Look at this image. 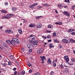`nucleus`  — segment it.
Listing matches in <instances>:
<instances>
[{"label":"nucleus","instance_id":"obj_1","mask_svg":"<svg viewBox=\"0 0 75 75\" xmlns=\"http://www.w3.org/2000/svg\"><path fill=\"white\" fill-rule=\"evenodd\" d=\"M64 60L66 61V62H69V57L67 56H65L64 57Z\"/></svg>","mask_w":75,"mask_h":75},{"label":"nucleus","instance_id":"obj_2","mask_svg":"<svg viewBox=\"0 0 75 75\" xmlns=\"http://www.w3.org/2000/svg\"><path fill=\"white\" fill-rule=\"evenodd\" d=\"M15 40H14V38H13L12 40L11 41V44H12L13 45H14L15 44Z\"/></svg>","mask_w":75,"mask_h":75},{"label":"nucleus","instance_id":"obj_3","mask_svg":"<svg viewBox=\"0 0 75 75\" xmlns=\"http://www.w3.org/2000/svg\"><path fill=\"white\" fill-rule=\"evenodd\" d=\"M63 13L64 14H66V16H68V17H69V16H70V14L67 11L63 12Z\"/></svg>","mask_w":75,"mask_h":75},{"label":"nucleus","instance_id":"obj_4","mask_svg":"<svg viewBox=\"0 0 75 75\" xmlns=\"http://www.w3.org/2000/svg\"><path fill=\"white\" fill-rule=\"evenodd\" d=\"M62 41L64 42V43H69V41L66 39H64L62 40Z\"/></svg>","mask_w":75,"mask_h":75},{"label":"nucleus","instance_id":"obj_5","mask_svg":"<svg viewBox=\"0 0 75 75\" xmlns=\"http://www.w3.org/2000/svg\"><path fill=\"white\" fill-rule=\"evenodd\" d=\"M14 39L15 42L18 43H20V41L18 39V38H14Z\"/></svg>","mask_w":75,"mask_h":75},{"label":"nucleus","instance_id":"obj_6","mask_svg":"<svg viewBox=\"0 0 75 75\" xmlns=\"http://www.w3.org/2000/svg\"><path fill=\"white\" fill-rule=\"evenodd\" d=\"M42 51H43L42 49H40L39 50L37 51V53L38 54H40V53H42Z\"/></svg>","mask_w":75,"mask_h":75},{"label":"nucleus","instance_id":"obj_7","mask_svg":"<svg viewBox=\"0 0 75 75\" xmlns=\"http://www.w3.org/2000/svg\"><path fill=\"white\" fill-rule=\"evenodd\" d=\"M33 44L34 45H38V41L37 40H35L34 41H33Z\"/></svg>","mask_w":75,"mask_h":75},{"label":"nucleus","instance_id":"obj_8","mask_svg":"<svg viewBox=\"0 0 75 75\" xmlns=\"http://www.w3.org/2000/svg\"><path fill=\"white\" fill-rule=\"evenodd\" d=\"M11 30H5V33H11Z\"/></svg>","mask_w":75,"mask_h":75},{"label":"nucleus","instance_id":"obj_9","mask_svg":"<svg viewBox=\"0 0 75 75\" xmlns=\"http://www.w3.org/2000/svg\"><path fill=\"white\" fill-rule=\"evenodd\" d=\"M2 18L3 19H4V18H6V19H9V18H10V17L8 16H2Z\"/></svg>","mask_w":75,"mask_h":75},{"label":"nucleus","instance_id":"obj_10","mask_svg":"<svg viewBox=\"0 0 75 75\" xmlns=\"http://www.w3.org/2000/svg\"><path fill=\"white\" fill-rule=\"evenodd\" d=\"M37 27L38 28H41V25L40 23H38L37 25Z\"/></svg>","mask_w":75,"mask_h":75},{"label":"nucleus","instance_id":"obj_11","mask_svg":"<svg viewBox=\"0 0 75 75\" xmlns=\"http://www.w3.org/2000/svg\"><path fill=\"white\" fill-rule=\"evenodd\" d=\"M9 58H10V59H11V60H14V56L13 55H11L9 56Z\"/></svg>","mask_w":75,"mask_h":75},{"label":"nucleus","instance_id":"obj_12","mask_svg":"<svg viewBox=\"0 0 75 75\" xmlns=\"http://www.w3.org/2000/svg\"><path fill=\"white\" fill-rule=\"evenodd\" d=\"M54 42H57V43H59V40H58L57 39H54Z\"/></svg>","mask_w":75,"mask_h":75},{"label":"nucleus","instance_id":"obj_13","mask_svg":"<svg viewBox=\"0 0 75 75\" xmlns=\"http://www.w3.org/2000/svg\"><path fill=\"white\" fill-rule=\"evenodd\" d=\"M48 59L49 60H47V62L48 64H51V60H50V59L49 58Z\"/></svg>","mask_w":75,"mask_h":75},{"label":"nucleus","instance_id":"obj_14","mask_svg":"<svg viewBox=\"0 0 75 75\" xmlns=\"http://www.w3.org/2000/svg\"><path fill=\"white\" fill-rule=\"evenodd\" d=\"M18 31L20 34H22V30H21V28H19L18 29Z\"/></svg>","mask_w":75,"mask_h":75},{"label":"nucleus","instance_id":"obj_15","mask_svg":"<svg viewBox=\"0 0 75 75\" xmlns=\"http://www.w3.org/2000/svg\"><path fill=\"white\" fill-rule=\"evenodd\" d=\"M12 11H16L17 10V8L16 7H13L12 8Z\"/></svg>","mask_w":75,"mask_h":75},{"label":"nucleus","instance_id":"obj_16","mask_svg":"<svg viewBox=\"0 0 75 75\" xmlns=\"http://www.w3.org/2000/svg\"><path fill=\"white\" fill-rule=\"evenodd\" d=\"M6 42L8 44H10L11 41H10V40H6Z\"/></svg>","mask_w":75,"mask_h":75},{"label":"nucleus","instance_id":"obj_17","mask_svg":"<svg viewBox=\"0 0 75 75\" xmlns=\"http://www.w3.org/2000/svg\"><path fill=\"white\" fill-rule=\"evenodd\" d=\"M1 13H7V12L6 10H3L1 11Z\"/></svg>","mask_w":75,"mask_h":75},{"label":"nucleus","instance_id":"obj_18","mask_svg":"<svg viewBox=\"0 0 75 75\" xmlns=\"http://www.w3.org/2000/svg\"><path fill=\"white\" fill-rule=\"evenodd\" d=\"M70 42H74L75 43V40L72 39H70Z\"/></svg>","mask_w":75,"mask_h":75},{"label":"nucleus","instance_id":"obj_19","mask_svg":"<svg viewBox=\"0 0 75 75\" xmlns=\"http://www.w3.org/2000/svg\"><path fill=\"white\" fill-rule=\"evenodd\" d=\"M53 37H56V36H57V35H56L57 33H55V32L53 33Z\"/></svg>","mask_w":75,"mask_h":75},{"label":"nucleus","instance_id":"obj_20","mask_svg":"<svg viewBox=\"0 0 75 75\" xmlns=\"http://www.w3.org/2000/svg\"><path fill=\"white\" fill-rule=\"evenodd\" d=\"M47 27L48 28H52V27H53V26L51 25H48Z\"/></svg>","mask_w":75,"mask_h":75},{"label":"nucleus","instance_id":"obj_21","mask_svg":"<svg viewBox=\"0 0 75 75\" xmlns=\"http://www.w3.org/2000/svg\"><path fill=\"white\" fill-rule=\"evenodd\" d=\"M49 46L50 47V48H52L54 47V46L52 45V44H51L49 45Z\"/></svg>","mask_w":75,"mask_h":75},{"label":"nucleus","instance_id":"obj_22","mask_svg":"<svg viewBox=\"0 0 75 75\" xmlns=\"http://www.w3.org/2000/svg\"><path fill=\"white\" fill-rule=\"evenodd\" d=\"M68 64H69V65H74V63H72L71 62H70V63H68Z\"/></svg>","mask_w":75,"mask_h":75},{"label":"nucleus","instance_id":"obj_23","mask_svg":"<svg viewBox=\"0 0 75 75\" xmlns=\"http://www.w3.org/2000/svg\"><path fill=\"white\" fill-rule=\"evenodd\" d=\"M38 4H37V3H34L32 5V7H34V6H37V5H38Z\"/></svg>","mask_w":75,"mask_h":75},{"label":"nucleus","instance_id":"obj_24","mask_svg":"<svg viewBox=\"0 0 75 75\" xmlns=\"http://www.w3.org/2000/svg\"><path fill=\"white\" fill-rule=\"evenodd\" d=\"M68 31L69 32H71L73 31V29H70L68 30Z\"/></svg>","mask_w":75,"mask_h":75},{"label":"nucleus","instance_id":"obj_25","mask_svg":"<svg viewBox=\"0 0 75 75\" xmlns=\"http://www.w3.org/2000/svg\"><path fill=\"white\" fill-rule=\"evenodd\" d=\"M27 65L28 67H31V64H30V63L29 62H28Z\"/></svg>","mask_w":75,"mask_h":75},{"label":"nucleus","instance_id":"obj_26","mask_svg":"<svg viewBox=\"0 0 75 75\" xmlns=\"http://www.w3.org/2000/svg\"><path fill=\"white\" fill-rule=\"evenodd\" d=\"M42 6H38L37 7V8H38V9H41V8H42Z\"/></svg>","mask_w":75,"mask_h":75},{"label":"nucleus","instance_id":"obj_27","mask_svg":"<svg viewBox=\"0 0 75 75\" xmlns=\"http://www.w3.org/2000/svg\"><path fill=\"white\" fill-rule=\"evenodd\" d=\"M45 58V57L44 56V57L42 59H40V60H42V61H44V59H46Z\"/></svg>","mask_w":75,"mask_h":75},{"label":"nucleus","instance_id":"obj_28","mask_svg":"<svg viewBox=\"0 0 75 75\" xmlns=\"http://www.w3.org/2000/svg\"><path fill=\"white\" fill-rule=\"evenodd\" d=\"M71 61L72 62H75V59L74 58H71Z\"/></svg>","mask_w":75,"mask_h":75},{"label":"nucleus","instance_id":"obj_29","mask_svg":"<svg viewBox=\"0 0 75 75\" xmlns=\"http://www.w3.org/2000/svg\"><path fill=\"white\" fill-rule=\"evenodd\" d=\"M3 45L5 47H7V45L6 43H5Z\"/></svg>","mask_w":75,"mask_h":75},{"label":"nucleus","instance_id":"obj_30","mask_svg":"<svg viewBox=\"0 0 75 75\" xmlns=\"http://www.w3.org/2000/svg\"><path fill=\"white\" fill-rule=\"evenodd\" d=\"M8 62V64L9 65H11L12 64V63H11V62Z\"/></svg>","mask_w":75,"mask_h":75},{"label":"nucleus","instance_id":"obj_31","mask_svg":"<svg viewBox=\"0 0 75 75\" xmlns=\"http://www.w3.org/2000/svg\"><path fill=\"white\" fill-rule=\"evenodd\" d=\"M54 74V71H52L50 72V75H53V74Z\"/></svg>","mask_w":75,"mask_h":75},{"label":"nucleus","instance_id":"obj_32","mask_svg":"<svg viewBox=\"0 0 75 75\" xmlns=\"http://www.w3.org/2000/svg\"><path fill=\"white\" fill-rule=\"evenodd\" d=\"M59 25H62V22L61 21H59Z\"/></svg>","mask_w":75,"mask_h":75},{"label":"nucleus","instance_id":"obj_33","mask_svg":"<svg viewBox=\"0 0 75 75\" xmlns=\"http://www.w3.org/2000/svg\"><path fill=\"white\" fill-rule=\"evenodd\" d=\"M29 27H34V25H33L32 24H30L29 25Z\"/></svg>","mask_w":75,"mask_h":75},{"label":"nucleus","instance_id":"obj_34","mask_svg":"<svg viewBox=\"0 0 75 75\" xmlns=\"http://www.w3.org/2000/svg\"><path fill=\"white\" fill-rule=\"evenodd\" d=\"M34 75H40V73L38 72H37Z\"/></svg>","mask_w":75,"mask_h":75},{"label":"nucleus","instance_id":"obj_35","mask_svg":"<svg viewBox=\"0 0 75 75\" xmlns=\"http://www.w3.org/2000/svg\"><path fill=\"white\" fill-rule=\"evenodd\" d=\"M60 67L61 68H64V66H63V65H62V64H61L60 65Z\"/></svg>","mask_w":75,"mask_h":75},{"label":"nucleus","instance_id":"obj_36","mask_svg":"<svg viewBox=\"0 0 75 75\" xmlns=\"http://www.w3.org/2000/svg\"><path fill=\"white\" fill-rule=\"evenodd\" d=\"M17 71H16L14 72V75H17Z\"/></svg>","mask_w":75,"mask_h":75},{"label":"nucleus","instance_id":"obj_37","mask_svg":"<svg viewBox=\"0 0 75 75\" xmlns=\"http://www.w3.org/2000/svg\"><path fill=\"white\" fill-rule=\"evenodd\" d=\"M28 41L29 42H30V43H33V41L32 40H29Z\"/></svg>","mask_w":75,"mask_h":75},{"label":"nucleus","instance_id":"obj_38","mask_svg":"<svg viewBox=\"0 0 75 75\" xmlns=\"http://www.w3.org/2000/svg\"><path fill=\"white\" fill-rule=\"evenodd\" d=\"M33 47V46L32 45H30V46L29 47V49H31V48Z\"/></svg>","mask_w":75,"mask_h":75},{"label":"nucleus","instance_id":"obj_39","mask_svg":"<svg viewBox=\"0 0 75 75\" xmlns=\"http://www.w3.org/2000/svg\"><path fill=\"white\" fill-rule=\"evenodd\" d=\"M33 36H34V35H33V34H32L29 35V38H30V37H33Z\"/></svg>","mask_w":75,"mask_h":75},{"label":"nucleus","instance_id":"obj_40","mask_svg":"<svg viewBox=\"0 0 75 75\" xmlns=\"http://www.w3.org/2000/svg\"><path fill=\"white\" fill-rule=\"evenodd\" d=\"M25 71H22V74H23V75H24V74H25Z\"/></svg>","mask_w":75,"mask_h":75},{"label":"nucleus","instance_id":"obj_41","mask_svg":"<svg viewBox=\"0 0 75 75\" xmlns=\"http://www.w3.org/2000/svg\"><path fill=\"white\" fill-rule=\"evenodd\" d=\"M56 65H57V64H56V63H54L53 64V66L54 67H56Z\"/></svg>","mask_w":75,"mask_h":75},{"label":"nucleus","instance_id":"obj_42","mask_svg":"<svg viewBox=\"0 0 75 75\" xmlns=\"http://www.w3.org/2000/svg\"><path fill=\"white\" fill-rule=\"evenodd\" d=\"M32 49H30L29 50V52H32Z\"/></svg>","mask_w":75,"mask_h":75},{"label":"nucleus","instance_id":"obj_43","mask_svg":"<svg viewBox=\"0 0 75 75\" xmlns=\"http://www.w3.org/2000/svg\"><path fill=\"white\" fill-rule=\"evenodd\" d=\"M7 64L6 63H4L3 64V67H6V65Z\"/></svg>","mask_w":75,"mask_h":75},{"label":"nucleus","instance_id":"obj_44","mask_svg":"<svg viewBox=\"0 0 75 75\" xmlns=\"http://www.w3.org/2000/svg\"><path fill=\"white\" fill-rule=\"evenodd\" d=\"M61 4H58V7H61Z\"/></svg>","mask_w":75,"mask_h":75},{"label":"nucleus","instance_id":"obj_45","mask_svg":"<svg viewBox=\"0 0 75 75\" xmlns=\"http://www.w3.org/2000/svg\"><path fill=\"white\" fill-rule=\"evenodd\" d=\"M46 32H47V33H50L51 32V31H50L49 30H46Z\"/></svg>","mask_w":75,"mask_h":75},{"label":"nucleus","instance_id":"obj_46","mask_svg":"<svg viewBox=\"0 0 75 75\" xmlns=\"http://www.w3.org/2000/svg\"><path fill=\"white\" fill-rule=\"evenodd\" d=\"M0 49H3V46H0Z\"/></svg>","mask_w":75,"mask_h":75},{"label":"nucleus","instance_id":"obj_47","mask_svg":"<svg viewBox=\"0 0 75 75\" xmlns=\"http://www.w3.org/2000/svg\"><path fill=\"white\" fill-rule=\"evenodd\" d=\"M62 45H60L59 46V48L61 49V48H62Z\"/></svg>","mask_w":75,"mask_h":75},{"label":"nucleus","instance_id":"obj_48","mask_svg":"<svg viewBox=\"0 0 75 75\" xmlns=\"http://www.w3.org/2000/svg\"><path fill=\"white\" fill-rule=\"evenodd\" d=\"M47 38H51V37L50 36V35H48L47 37Z\"/></svg>","mask_w":75,"mask_h":75},{"label":"nucleus","instance_id":"obj_49","mask_svg":"<svg viewBox=\"0 0 75 75\" xmlns=\"http://www.w3.org/2000/svg\"><path fill=\"white\" fill-rule=\"evenodd\" d=\"M30 45H31L30 44H28L27 46L28 47V48H29Z\"/></svg>","mask_w":75,"mask_h":75},{"label":"nucleus","instance_id":"obj_50","mask_svg":"<svg viewBox=\"0 0 75 75\" xmlns=\"http://www.w3.org/2000/svg\"><path fill=\"white\" fill-rule=\"evenodd\" d=\"M36 19H40V17L39 16H37L36 18Z\"/></svg>","mask_w":75,"mask_h":75},{"label":"nucleus","instance_id":"obj_51","mask_svg":"<svg viewBox=\"0 0 75 75\" xmlns=\"http://www.w3.org/2000/svg\"><path fill=\"white\" fill-rule=\"evenodd\" d=\"M17 69V68H14L13 69V71H16Z\"/></svg>","mask_w":75,"mask_h":75},{"label":"nucleus","instance_id":"obj_52","mask_svg":"<svg viewBox=\"0 0 75 75\" xmlns=\"http://www.w3.org/2000/svg\"><path fill=\"white\" fill-rule=\"evenodd\" d=\"M71 34L72 35H75V32H73V33H71Z\"/></svg>","mask_w":75,"mask_h":75},{"label":"nucleus","instance_id":"obj_53","mask_svg":"<svg viewBox=\"0 0 75 75\" xmlns=\"http://www.w3.org/2000/svg\"><path fill=\"white\" fill-rule=\"evenodd\" d=\"M29 72L30 73L32 72V70H30L29 71Z\"/></svg>","mask_w":75,"mask_h":75},{"label":"nucleus","instance_id":"obj_54","mask_svg":"<svg viewBox=\"0 0 75 75\" xmlns=\"http://www.w3.org/2000/svg\"><path fill=\"white\" fill-rule=\"evenodd\" d=\"M35 38H36L35 37H33V38H32V40H35Z\"/></svg>","mask_w":75,"mask_h":75},{"label":"nucleus","instance_id":"obj_55","mask_svg":"<svg viewBox=\"0 0 75 75\" xmlns=\"http://www.w3.org/2000/svg\"><path fill=\"white\" fill-rule=\"evenodd\" d=\"M42 37L43 38H45V39H46V38H47V37H45V36H42Z\"/></svg>","mask_w":75,"mask_h":75},{"label":"nucleus","instance_id":"obj_56","mask_svg":"<svg viewBox=\"0 0 75 75\" xmlns=\"http://www.w3.org/2000/svg\"><path fill=\"white\" fill-rule=\"evenodd\" d=\"M5 6H7L8 4V3H5Z\"/></svg>","mask_w":75,"mask_h":75},{"label":"nucleus","instance_id":"obj_57","mask_svg":"<svg viewBox=\"0 0 75 75\" xmlns=\"http://www.w3.org/2000/svg\"><path fill=\"white\" fill-rule=\"evenodd\" d=\"M48 42H51V40H48Z\"/></svg>","mask_w":75,"mask_h":75},{"label":"nucleus","instance_id":"obj_58","mask_svg":"<svg viewBox=\"0 0 75 75\" xmlns=\"http://www.w3.org/2000/svg\"><path fill=\"white\" fill-rule=\"evenodd\" d=\"M64 2H67V3H68L69 1H67V0H65Z\"/></svg>","mask_w":75,"mask_h":75},{"label":"nucleus","instance_id":"obj_59","mask_svg":"<svg viewBox=\"0 0 75 75\" xmlns=\"http://www.w3.org/2000/svg\"><path fill=\"white\" fill-rule=\"evenodd\" d=\"M64 5V4H61V6L62 7H63V6Z\"/></svg>","mask_w":75,"mask_h":75},{"label":"nucleus","instance_id":"obj_60","mask_svg":"<svg viewBox=\"0 0 75 75\" xmlns=\"http://www.w3.org/2000/svg\"><path fill=\"white\" fill-rule=\"evenodd\" d=\"M21 50L23 52L24 51V49H22Z\"/></svg>","mask_w":75,"mask_h":75},{"label":"nucleus","instance_id":"obj_61","mask_svg":"<svg viewBox=\"0 0 75 75\" xmlns=\"http://www.w3.org/2000/svg\"><path fill=\"white\" fill-rule=\"evenodd\" d=\"M64 66L65 67H66V68H67V67H68V66H67L66 65H64Z\"/></svg>","mask_w":75,"mask_h":75},{"label":"nucleus","instance_id":"obj_62","mask_svg":"<svg viewBox=\"0 0 75 75\" xmlns=\"http://www.w3.org/2000/svg\"><path fill=\"white\" fill-rule=\"evenodd\" d=\"M10 16H14V14H10Z\"/></svg>","mask_w":75,"mask_h":75},{"label":"nucleus","instance_id":"obj_63","mask_svg":"<svg viewBox=\"0 0 75 75\" xmlns=\"http://www.w3.org/2000/svg\"><path fill=\"white\" fill-rule=\"evenodd\" d=\"M64 8H68V6H64Z\"/></svg>","mask_w":75,"mask_h":75},{"label":"nucleus","instance_id":"obj_64","mask_svg":"<svg viewBox=\"0 0 75 75\" xmlns=\"http://www.w3.org/2000/svg\"><path fill=\"white\" fill-rule=\"evenodd\" d=\"M44 56H40V57L42 59Z\"/></svg>","mask_w":75,"mask_h":75}]
</instances>
